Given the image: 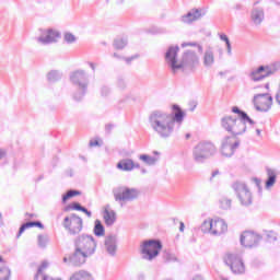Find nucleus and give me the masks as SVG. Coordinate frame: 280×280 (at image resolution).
I'll use <instances>...</instances> for the list:
<instances>
[{"instance_id": "a18cd8bd", "label": "nucleus", "mask_w": 280, "mask_h": 280, "mask_svg": "<svg viewBox=\"0 0 280 280\" xmlns=\"http://www.w3.org/2000/svg\"><path fill=\"white\" fill-rule=\"evenodd\" d=\"M137 58H139V55H133L131 57L125 58V61L127 62V65H130L132 60H137Z\"/></svg>"}, {"instance_id": "052dcab7", "label": "nucleus", "mask_w": 280, "mask_h": 280, "mask_svg": "<svg viewBox=\"0 0 280 280\" xmlns=\"http://www.w3.org/2000/svg\"><path fill=\"white\" fill-rule=\"evenodd\" d=\"M80 211H82V213H86L89 210L86 208L82 207Z\"/></svg>"}, {"instance_id": "bf43d9fd", "label": "nucleus", "mask_w": 280, "mask_h": 280, "mask_svg": "<svg viewBox=\"0 0 280 280\" xmlns=\"http://www.w3.org/2000/svg\"><path fill=\"white\" fill-rule=\"evenodd\" d=\"M3 224V214H1V212H0V225H2Z\"/></svg>"}, {"instance_id": "4d7b16f0", "label": "nucleus", "mask_w": 280, "mask_h": 280, "mask_svg": "<svg viewBox=\"0 0 280 280\" xmlns=\"http://www.w3.org/2000/svg\"><path fill=\"white\" fill-rule=\"evenodd\" d=\"M218 174H220V171L212 172V178H215V176H218Z\"/></svg>"}, {"instance_id": "4be33fe9", "label": "nucleus", "mask_w": 280, "mask_h": 280, "mask_svg": "<svg viewBox=\"0 0 280 280\" xmlns=\"http://www.w3.org/2000/svg\"><path fill=\"white\" fill-rule=\"evenodd\" d=\"M106 226H113L117 222V213L110 209V205H106L103 212Z\"/></svg>"}, {"instance_id": "603ef678", "label": "nucleus", "mask_w": 280, "mask_h": 280, "mask_svg": "<svg viewBox=\"0 0 280 280\" xmlns=\"http://www.w3.org/2000/svg\"><path fill=\"white\" fill-rule=\"evenodd\" d=\"M105 130H106L107 132H110V130H113V125H107V126L105 127Z\"/></svg>"}, {"instance_id": "de8ad7c7", "label": "nucleus", "mask_w": 280, "mask_h": 280, "mask_svg": "<svg viewBox=\"0 0 280 280\" xmlns=\"http://www.w3.org/2000/svg\"><path fill=\"white\" fill-rule=\"evenodd\" d=\"M95 145H100V142L97 140L90 141V147L95 148Z\"/></svg>"}, {"instance_id": "5701e85b", "label": "nucleus", "mask_w": 280, "mask_h": 280, "mask_svg": "<svg viewBox=\"0 0 280 280\" xmlns=\"http://www.w3.org/2000/svg\"><path fill=\"white\" fill-rule=\"evenodd\" d=\"M140 167L141 165H139V163H135V161L130 159L121 160L117 164V168L120 170L121 172H132V170H139Z\"/></svg>"}, {"instance_id": "a19ab883", "label": "nucleus", "mask_w": 280, "mask_h": 280, "mask_svg": "<svg viewBox=\"0 0 280 280\" xmlns=\"http://www.w3.org/2000/svg\"><path fill=\"white\" fill-rule=\"evenodd\" d=\"M73 209L74 211H81L82 206L80 203L74 202L72 206H68L65 208V211H71Z\"/></svg>"}, {"instance_id": "bb28decb", "label": "nucleus", "mask_w": 280, "mask_h": 280, "mask_svg": "<svg viewBox=\"0 0 280 280\" xmlns=\"http://www.w3.org/2000/svg\"><path fill=\"white\" fill-rule=\"evenodd\" d=\"M201 232L208 233L209 235H213V219H206L201 223Z\"/></svg>"}, {"instance_id": "680f3d73", "label": "nucleus", "mask_w": 280, "mask_h": 280, "mask_svg": "<svg viewBox=\"0 0 280 280\" xmlns=\"http://www.w3.org/2000/svg\"><path fill=\"white\" fill-rule=\"evenodd\" d=\"M256 135H257L258 137H261V130L257 129V130H256Z\"/></svg>"}, {"instance_id": "774afa93", "label": "nucleus", "mask_w": 280, "mask_h": 280, "mask_svg": "<svg viewBox=\"0 0 280 280\" xmlns=\"http://www.w3.org/2000/svg\"><path fill=\"white\" fill-rule=\"evenodd\" d=\"M221 280H229V278H224V277H222V278H221Z\"/></svg>"}, {"instance_id": "7c9ffc66", "label": "nucleus", "mask_w": 280, "mask_h": 280, "mask_svg": "<svg viewBox=\"0 0 280 280\" xmlns=\"http://www.w3.org/2000/svg\"><path fill=\"white\" fill-rule=\"evenodd\" d=\"M104 225H102V221L96 220L94 225V235L97 237H102L104 235Z\"/></svg>"}, {"instance_id": "ea45409f", "label": "nucleus", "mask_w": 280, "mask_h": 280, "mask_svg": "<svg viewBox=\"0 0 280 280\" xmlns=\"http://www.w3.org/2000/svg\"><path fill=\"white\" fill-rule=\"evenodd\" d=\"M182 47H197L199 54H202V45L196 43V42H190V43H183Z\"/></svg>"}, {"instance_id": "a878e982", "label": "nucleus", "mask_w": 280, "mask_h": 280, "mask_svg": "<svg viewBox=\"0 0 280 280\" xmlns=\"http://www.w3.org/2000/svg\"><path fill=\"white\" fill-rule=\"evenodd\" d=\"M267 180L265 183L266 189H271V187H275V183H277V171L272 168H267Z\"/></svg>"}, {"instance_id": "0eeeda50", "label": "nucleus", "mask_w": 280, "mask_h": 280, "mask_svg": "<svg viewBox=\"0 0 280 280\" xmlns=\"http://www.w3.org/2000/svg\"><path fill=\"white\" fill-rule=\"evenodd\" d=\"M232 189L235 191L241 205L243 207H249L253 205V192L248 189V186L244 182H234Z\"/></svg>"}, {"instance_id": "4468645a", "label": "nucleus", "mask_w": 280, "mask_h": 280, "mask_svg": "<svg viewBox=\"0 0 280 280\" xmlns=\"http://www.w3.org/2000/svg\"><path fill=\"white\" fill-rule=\"evenodd\" d=\"M237 148H240V142L235 140V137L226 136L221 140V154L223 156H233Z\"/></svg>"}, {"instance_id": "4c0bfd02", "label": "nucleus", "mask_w": 280, "mask_h": 280, "mask_svg": "<svg viewBox=\"0 0 280 280\" xmlns=\"http://www.w3.org/2000/svg\"><path fill=\"white\" fill-rule=\"evenodd\" d=\"M63 40L68 43V45H72V43H75V40H78V37H75V35H73L72 33H65Z\"/></svg>"}, {"instance_id": "473e14b6", "label": "nucleus", "mask_w": 280, "mask_h": 280, "mask_svg": "<svg viewBox=\"0 0 280 280\" xmlns=\"http://www.w3.org/2000/svg\"><path fill=\"white\" fill-rule=\"evenodd\" d=\"M37 242H38L39 248H45L47 246V244H49V236L39 234L37 236Z\"/></svg>"}, {"instance_id": "58836bf2", "label": "nucleus", "mask_w": 280, "mask_h": 280, "mask_svg": "<svg viewBox=\"0 0 280 280\" xmlns=\"http://www.w3.org/2000/svg\"><path fill=\"white\" fill-rule=\"evenodd\" d=\"M79 190H69L66 195L62 196V202H67L69 198H73L74 196H80Z\"/></svg>"}, {"instance_id": "f8f14e48", "label": "nucleus", "mask_w": 280, "mask_h": 280, "mask_svg": "<svg viewBox=\"0 0 280 280\" xmlns=\"http://www.w3.org/2000/svg\"><path fill=\"white\" fill-rule=\"evenodd\" d=\"M254 106L259 113H268L272 108V95L268 93L256 94L254 96Z\"/></svg>"}, {"instance_id": "1a4fd4ad", "label": "nucleus", "mask_w": 280, "mask_h": 280, "mask_svg": "<svg viewBox=\"0 0 280 280\" xmlns=\"http://www.w3.org/2000/svg\"><path fill=\"white\" fill-rule=\"evenodd\" d=\"M116 202H132L139 198V190L137 188H129L126 186L117 187L113 190Z\"/></svg>"}, {"instance_id": "6e6d98bb", "label": "nucleus", "mask_w": 280, "mask_h": 280, "mask_svg": "<svg viewBox=\"0 0 280 280\" xmlns=\"http://www.w3.org/2000/svg\"><path fill=\"white\" fill-rule=\"evenodd\" d=\"M273 67H275V71H277L280 68V62L273 63Z\"/></svg>"}, {"instance_id": "c756f323", "label": "nucleus", "mask_w": 280, "mask_h": 280, "mask_svg": "<svg viewBox=\"0 0 280 280\" xmlns=\"http://www.w3.org/2000/svg\"><path fill=\"white\" fill-rule=\"evenodd\" d=\"M140 161H143L145 165H156V158L148 155V154H142L139 156Z\"/></svg>"}, {"instance_id": "ddd939ff", "label": "nucleus", "mask_w": 280, "mask_h": 280, "mask_svg": "<svg viewBox=\"0 0 280 280\" xmlns=\"http://www.w3.org/2000/svg\"><path fill=\"white\" fill-rule=\"evenodd\" d=\"M60 38V32L48 28L40 31V35L35 38L38 45H52V43H58Z\"/></svg>"}, {"instance_id": "72a5a7b5", "label": "nucleus", "mask_w": 280, "mask_h": 280, "mask_svg": "<svg viewBox=\"0 0 280 280\" xmlns=\"http://www.w3.org/2000/svg\"><path fill=\"white\" fill-rule=\"evenodd\" d=\"M11 275H12V271H10V268L8 267L0 268V280H10Z\"/></svg>"}, {"instance_id": "49530a36", "label": "nucleus", "mask_w": 280, "mask_h": 280, "mask_svg": "<svg viewBox=\"0 0 280 280\" xmlns=\"http://www.w3.org/2000/svg\"><path fill=\"white\" fill-rule=\"evenodd\" d=\"M118 86L119 89H126V81L124 80L118 81Z\"/></svg>"}, {"instance_id": "c9c22d12", "label": "nucleus", "mask_w": 280, "mask_h": 280, "mask_svg": "<svg viewBox=\"0 0 280 280\" xmlns=\"http://www.w3.org/2000/svg\"><path fill=\"white\" fill-rule=\"evenodd\" d=\"M32 226H36V221H31V222H26V223L22 224L16 237L18 238L21 237V234H23L25 232V229H32Z\"/></svg>"}, {"instance_id": "412c9836", "label": "nucleus", "mask_w": 280, "mask_h": 280, "mask_svg": "<svg viewBox=\"0 0 280 280\" xmlns=\"http://www.w3.org/2000/svg\"><path fill=\"white\" fill-rule=\"evenodd\" d=\"M105 250L112 257H115L117 253V235H109L105 237Z\"/></svg>"}, {"instance_id": "7ed1b4c3", "label": "nucleus", "mask_w": 280, "mask_h": 280, "mask_svg": "<svg viewBox=\"0 0 280 280\" xmlns=\"http://www.w3.org/2000/svg\"><path fill=\"white\" fill-rule=\"evenodd\" d=\"M246 124H248V120H242L235 116H224L221 119L222 128L234 138L246 132Z\"/></svg>"}, {"instance_id": "20e7f679", "label": "nucleus", "mask_w": 280, "mask_h": 280, "mask_svg": "<svg viewBox=\"0 0 280 280\" xmlns=\"http://www.w3.org/2000/svg\"><path fill=\"white\" fill-rule=\"evenodd\" d=\"M218 152L215 144L209 141H201L192 149V159L195 163H205L207 159H211Z\"/></svg>"}, {"instance_id": "c85d7f7f", "label": "nucleus", "mask_w": 280, "mask_h": 280, "mask_svg": "<svg viewBox=\"0 0 280 280\" xmlns=\"http://www.w3.org/2000/svg\"><path fill=\"white\" fill-rule=\"evenodd\" d=\"M219 38H220V40L225 43L226 50H228V56H232L233 55V50H232V47H231V40L229 39V36H226V34H220Z\"/></svg>"}, {"instance_id": "e433bc0d", "label": "nucleus", "mask_w": 280, "mask_h": 280, "mask_svg": "<svg viewBox=\"0 0 280 280\" xmlns=\"http://www.w3.org/2000/svg\"><path fill=\"white\" fill-rule=\"evenodd\" d=\"M220 208L224 209L225 211L231 209V199L223 197L220 199Z\"/></svg>"}, {"instance_id": "393cba45", "label": "nucleus", "mask_w": 280, "mask_h": 280, "mask_svg": "<svg viewBox=\"0 0 280 280\" xmlns=\"http://www.w3.org/2000/svg\"><path fill=\"white\" fill-rule=\"evenodd\" d=\"M213 65H215V55L213 54V48L209 47L203 54V66L210 69Z\"/></svg>"}, {"instance_id": "864d4df0", "label": "nucleus", "mask_w": 280, "mask_h": 280, "mask_svg": "<svg viewBox=\"0 0 280 280\" xmlns=\"http://www.w3.org/2000/svg\"><path fill=\"white\" fill-rule=\"evenodd\" d=\"M192 280H205V277H202V276H195Z\"/></svg>"}, {"instance_id": "e2e57ef3", "label": "nucleus", "mask_w": 280, "mask_h": 280, "mask_svg": "<svg viewBox=\"0 0 280 280\" xmlns=\"http://www.w3.org/2000/svg\"><path fill=\"white\" fill-rule=\"evenodd\" d=\"M85 214L88 215V218H91V215H92L91 211H89V210L85 212Z\"/></svg>"}, {"instance_id": "3c124183", "label": "nucleus", "mask_w": 280, "mask_h": 280, "mask_svg": "<svg viewBox=\"0 0 280 280\" xmlns=\"http://www.w3.org/2000/svg\"><path fill=\"white\" fill-rule=\"evenodd\" d=\"M1 159H5V151H3L2 149H0V160Z\"/></svg>"}, {"instance_id": "6ab92c4d", "label": "nucleus", "mask_w": 280, "mask_h": 280, "mask_svg": "<svg viewBox=\"0 0 280 280\" xmlns=\"http://www.w3.org/2000/svg\"><path fill=\"white\" fill-rule=\"evenodd\" d=\"M229 231V225L224 219H217L212 221V235L220 236L224 235Z\"/></svg>"}, {"instance_id": "5fc2aeb1", "label": "nucleus", "mask_w": 280, "mask_h": 280, "mask_svg": "<svg viewBox=\"0 0 280 280\" xmlns=\"http://www.w3.org/2000/svg\"><path fill=\"white\" fill-rule=\"evenodd\" d=\"M89 67L92 69V71H95V63L89 62Z\"/></svg>"}, {"instance_id": "338daca9", "label": "nucleus", "mask_w": 280, "mask_h": 280, "mask_svg": "<svg viewBox=\"0 0 280 280\" xmlns=\"http://www.w3.org/2000/svg\"><path fill=\"white\" fill-rule=\"evenodd\" d=\"M26 215H28V218H34V214L26 213Z\"/></svg>"}, {"instance_id": "39448f33", "label": "nucleus", "mask_w": 280, "mask_h": 280, "mask_svg": "<svg viewBox=\"0 0 280 280\" xmlns=\"http://www.w3.org/2000/svg\"><path fill=\"white\" fill-rule=\"evenodd\" d=\"M70 82L80 89L81 93L74 94V100L80 102L82 97L86 94V89L89 88V78L86 77V72L84 70H77L70 74Z\"/></svg>"}, {"instance_id": "0e129e2a", "label": "nucleus", "mask_w": 280, "mask_h": 280, "mask_svg": "<svg viewBox=\"0 0 280 280\" xmlns=\"http://www.w3.org/2000/svg\"><path fill=\"white\" fill-rule=\"evenodd\" d=\"M67 261H69V258L65 257L63 262L67 264Z\"/></svg>"}, {"instance_id": "8fccbe9b", "label": "nucleus", "mask_w": 280, "mask_h": 280, "mask_svg": "<svg viewBox=\"0 0 280 280\" xmlns=\"http://www.w3.org/2000/svg\"><path fill=\"white\" fill-rule=\"evenodd\" d=\"M179 231L183 233L185 231V223L180 222L179 223Z\"/></svg>"}, {"instance_id": "cd10ccee", "label": "nucleus", "mask_w": 280, "mask_h": 280, "mask_svg": "<svg viewBox=\"0 0 280 280\" xmlns=\"http://www.w3.org/2000/svg\"><path fill=\"white\" fill-rule=\"evenodd\" d=\"M232 113H235L236 115H238V119H242L243 121H248V124H250V126H253V124H255V121H253V119H250V117H248L247 113L241 110L237 107H233Z\"/></svg>"}, {"instance_id": "6e6552de", "label": "nucleus", "mask_w": 280, "mask_h": 280, "mask_svg": "<svg viewBox=\"0 0 280 280\" xmlns=\"http://www.w3.org/2000/svg\"><path fill=\"white\" fill-rule=\"evenodd\" d=\"M74 246L90 257L91 255H95V250H97V242H95V238L91 235L83 234L79 236Z\"/></svg>"}, {"instance_id": "423d86ee", "label": "nucleus", "mask_w": 280, "mask_h": 280, "mask_svg": "<svg viewBox=\"0 0 280 280\" xmlns=\"http://www.w3.org/2000/svg\"><path fill=\"white\" fill-rule=\"evenodd\" d=\"M162 248L163 244L161 243V241H144L141 245L142 259H147V261H152L154 257H159Z\"/></svg>"}, {"instance_id": "13d9d810", "label": "nucleus", "mask_w": 280, "mask_h": 280, "mask_svg": "<svg viewBox=\"0 0 280 280\" xmlns=\"http://www.w3.org/2000/svg\"><path fill=\"white\" fill-rule=\"evenodd\" d=\"M254 180H255L257 187H259V185H261V180H259V179H257V178H255Z\"/></svg>"}, {"instance_id": "c03bdc74", "label": "nucleus", "mask_w": 280, "mask_h": 280, "mask_svg": "<svg viewBox=\"0 0 280 280\" xmlns=\"http://www.w3.org/2000/svg\"><path fill=\"white\" fill-rule=\"evenodd\" d=\"M164 259L167 260V261H176V256L170 254V253H166L164 255Z\"/></svg>"}, {"instance_id": "b1692460", "label": "nucleus", "mask_w": 280, "mask_h": 280, "mask_svg": "<svg viewBox=\"0 0 280 280\" xmlns=\"http://www.w3.org/2000/svg\"><path fill=\"white\" fill-rule=\"evenodd\" d=\"M69 280H95V278H93V273H91V271H86L84 269L74 271Z\"/></svg>"}, {"instance_id": "aec40b11", "label": "nucleus", "mask_w": 280, "mask_h": 280, "mask_svg": "<svg viewBox=\"0 0 280 280\" xmlns=\"http://www.w3.org/2000/svg\"><path fill=\"white\" fill-rule=\"evenodd\" d=\"M250 19L254 25L259 26L264 23V19H266V14L264 13V8L254 7L250 12Z\"/></svg>"}, {"instance_id": "37998d69", "label": "nucleus", "mask_w": 280, "mask_h": 280, "mask_svg": "<svg viewBox=\"0 0 280 280\" xmlns=\"http://www.w3.org/2000/svg\"><path fill=\"white\" fill-rule=\"evenodd\" d=\"M101 95L102 97H108V95H110V88L103 85L101 88Z\"/></svg>"}, {"instance_id": "f3484780", "label": "nucleus", "mask_w": 280, "mask_h": 280, "mask_svg": "<svg viewBox=\"0 0 280 280\" xmlns=\"http://www.w3.org/2000/svg\"><path fill=\"white\" fill-rule=\"evenodd\" d=\"M89 257L90 256H88L86 253L75 247L73 254L69 257V264L70 266L80 268V266H84V264H86V259H89Z\"/></svg>"}, {"instance_id": "2eb2a0df", "label": "nucleus", "mask_w": 280, "mask_h": 280, "mask_svg": "<svg viewBox=\"0 0 280 280\" xmlns=\"http://www.w3.org/2000/svg\"><path fill=\"white\" fill-rule=\"evenodd\" d=\"M259 242H261V236L254 232H244L241 235V244L245 248H254V246H257Z\"/></svg>"}, {"instance_id": "f03ea898", "label": "nucleus", "mask_w": 280, "mask_h": 280, "mask_svg": "<svg viewBox=\"0 0 280 280\" xmlns=\"http://www.w3.org/2000/svg\"><path fill=\"white\" fill-rule=\"evenodd\" d=\"M178 46H171L166 54H165V60L167 65L170 66L173 73H176L183 69V67H195V65H198L199 58L196 52L191 50H187L182 58V61H178Z\"/></svg>"}, {"instance_id": "a211bd4d", "label": "nucleus", "mask_w": 280, "mask_h": 280, "mask_svg": "<svg viewBox=\"0 0 280 280\" xmlns=\"http://www.w3.org/2000/svg\"><path fill=\"white\" fill-rule=\"evenodd\" d=\"M205 16V11L201 9H192L187 14L182 15L180 21L182 23H186V25H190L195 21H200V18Z\"/></svg>"}, {"instance_id": "2f4dec72", "label": "nucleus", "mask_w": 280, "mask_h": 280, "mask_svg": "<svg viewBox=\"0 0 280 280\" xmlns=\"http://www.w3.org/2000/svg\"><path fill=\"white\" fill-rule=\"evenodd\" d=\"M62 78V74L59 71L52 70L48 72L47 80L48 82H58Z\"/></svg>"}, {"instance_id": "f257e3e1", "label": "nucleus", "mask_w": 280, "mask_h": 280, "mask_svg": "<svg viewBox=\"0 0 280 280\" xmlns=\"http://www.w3.org/2000/svg\"><path fill=\"white\" fill-rule=\"evenodd\" d=\"M173 110L176 113L154 110L149 116L150 127L161 139H170L180 128L185 119V113L180 110L178 105H173Z\"/></svg>"}, {"instance_id": "dca6fc26", "label": "nucleus", "mask_w": 280, "mask_h": 280, "mask_svg": "<svg viewBox=\"0 0 280 280\" xmlns=\"http://www.w3.org/2000/svg\"><path fill=\"white\" fill-rule=\"evenodd\" d=\"M272 73H275V71H272L270 67L260 66L257 69L252 70L249 78L253 82H261V80H265L268 75H272Z\"/></svg>"}, {"instance_id": "69168bd1", "label": "nucleus", "mask_w": 280, "mask_h": 280, "mask_svg": "<svg viewBox=\"0 0 280 280\" xmlns=\"http://www.w3.org/2000/svg\"><path fill=\"white\" fill-rule=\"evenodd\" d=\"M142 174H147L148 171H145V168L141 170Z\"/></svg>"}, {"instance_id": "9d476101", "label": "nucleus", "mask_w": 280, "mask_h": 280, "mask_svg": "<svg viewBox=\"0 0 280 280\" xmlns=\"http://www.w3.org/2000/svg\"><path fill=\"white\" fill-rule=\"evenodd\" d=\"M223 259L234 275H244L246 272V266L240 255L228 253Z\"/></svg>"}, {"instance_id": "f704fd0d", "label": "nucleus", "mask_w": 280, "mask_h": 280, "mask_svg": "<svg viewBox=\"0 0 280 280\" xmlns=\"http://www.w3.org/2000/svg\"><path fill=\"white\" fill-rule=\"evenodd\" d=\"M128 45V39L126 38H117L114 40V47L115 49H124Z\"/></svg>"}, {"instance_id": "79ce46f5", "label": "nucleus", "mask_w": 280, "mask_h": 280, "mask_svg": "<svg viewBox=\"0 0 280 280\" xmlns=\"http://www.w3.org/2000/svg\"><path fill=\"white\" fill-rule=\"evenodd\" d=\"M47 266H49V264H47L46 261H44V262L39 266V268H38V270H37V275L35 276V279H38V276H39V275H43V271L47 270Z\"/></svg>"}, {"instance_id": "9b49d317", "label": "nucleus", "mask_w": 280, "mask_h": 280, "mask_svg": "<svg viewBox=\"0 0 280 280\" xmlns=\"http://www.w3.org/2000/svg\"><path fill=\"white\" fill-rule=\"evenodd\" d=\"M63 229L68 231L70 235H78L82 232L83 221L82 218L72 213L69 217H66L62 222Z\"/></svg>"}, {"instance_id": "09e8293b", "label": "nucleus", "mask_w": 280, "mask_h": 280, "mask_svg": "<svg viewBox=\"0 0 280 280\" xmlns=\"http://www.w3.org/2000/svg\"><path fill=\"white\" fill-rule=\"evenodd\" d=\"M35 226H38V229H45V226L43 225V223H40V221H35Z\"/></svg>"}]
</instances>
